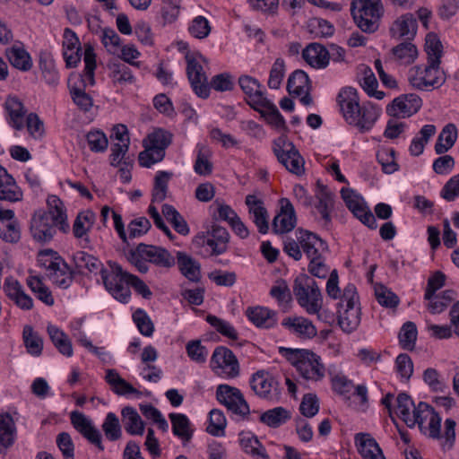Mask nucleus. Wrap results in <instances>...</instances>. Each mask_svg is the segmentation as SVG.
<instances>
[{"instance_id":"f257e3e1","label":"nucleus","mask_w":459,"mask_h":459,"mask_svg":"<svg viewBox=\"0 0 459 459\" xmlns=\"http://www.w3.org/2000/svg\"><path fill=\"white\" fill-rule=\"evenodd\" d=\"M337 102L345 121L357 126L360 132L369 131L377 120L381 109L371 102L359 105L356 89L345 87L337 96Z\"/></svg>"},{"instance_id":"f03ea898","label":"nucleus","mask_w":459,"mask_h":459,"mask_svg":"<svg viewBox=\"0 0 459 459\" xmlns=\"http://www.w3.org/2000/svg\"><path fill=\"white\" fill-rule=\"evenodd\" d=\"M413 427L418 424L420 431L431 439H441L444 437L442 448L449 450L453 447L455 440L456 423L453 419L445 420L444 436L441 434L442 419L435 409L429 404L420 402L412 410Z\"/></svg>"},{"instance_id":"7ed1b4c3","label":"nucleus","mask_w":459,"mask_h":459,"mask_svg":"<svg viewBox=\"0 0 459 459\" xmlns=\"http://www.w3.org/2000/svg\"><path fill=\"white\" fill-rule=\"evenodd\" d=\"M83 74H71L68 78V88L74 103L82 111H89L93 106L91 96L85 92L87 86L95 84L94 72L96 69V54L91 44L84 45Z\"/></svg>"},{"instance_id":"20e7f679","label":"nucleus","mask_w":459,"mask_h":459,"mask_svg":"<svg viewBox=\"0 0 459 459\" xmlns=\"http://www.w3.org/2000/svg\"><path fill=\"white\" fill-rule=\"evenodd\" d=\"M292 290L297 303L307 314L316 315L322 320L323 295L317 282L307 274L298 275L293 281Z\"/></svg>"},{"instance_id":"39448f33","label":"nucleus","mask_w":459,"mask_h":459,"mask_svg":"<svg viewBox=\"0 0 459 459\" xmlns=\"http://www.w3.org/2000/svg\"><path fill=\"white\" fill-rule=\"evenodd\" d=\"M57 229V196L49 195L47 199V209L36 211L31 219L30 230L33 238L39 242H48L53 239Z\"/></svg>"},{"instance_id":"423d86ee","label":"nucleus","mask_w":459,"mask_h":459,"mask_svg":"<svg viewBox=\"0 0 459 459\" xmlns=\"http://www.w3.org/2000/svg\"><path fill=\"white\" fill-rule=\"evenodd\" d=\"M127 258L143 273L149 270L148 262L165 268H170L175 264L174 257L167 249L143 243L130 250Z\"/></svg>"},{"instance_id":"0eeeda50","label":"nucleus","mask_w":459,"mask_h":459,"mask_svg":"<svg viewBox=\"0 0 459 459\" xmlns=\"http://www.w3.org/2000/svg\"><path fill=\"white\" fill-rule=\"evenodd\" d=\"M384 9L381 0H352L351 13L357 26L364 32H375Z\"/></svg>"},{"instance_id":"6e6552de","label":"nucleus","mask_w":459,"mask_h":459,"mask_svg":"<svg viewBox=\"0 0 459 459\" xmlns=\"http://www.w3.org/2000/svg\"><path fill=\"white\" fill-rule=\"evenodd\" d=\"M360 323V307L356 287L348 284L343 290L338 310V324L345 333H351Z\"/></svg>"},{"instance_id":"1a4fd4ad","label":"nucleus","mask_w":459,"mask_h":459,"mask_svg":"<svg viewBox=\"0 0 459 459\" xmlns=\"http://www.w3.org/2000/svg\"><path fill=\"white\" fill-rule=\"evenodd\" d=\"M408 81L412 88L429 91L441 87L446 82V75L440 69V65L428 62L424 67H411L408 73Z\"/></svg>"},{"instance_id":"9d476101","label":"nucleus","mask_w":459,"mask_h":459,"mask_svg":"<svg viewBox=\"0 0 459 459\" xmlns=\"http://www.w3.org/2000/svg\"><path fill=\"white\" fill-rule=\"evenodd\" d=\"M273 152L280 163L290 172L301 176L305 172L304 159L291 142L279 137L273 142Z\"/></svg>"},{"instance_id":"9b49d317","label":"nucleus","mask_w":459,"mask_h":459,"mask_svg":"<svg viewBox=\"0 0 459 459\" xmlns=\"http://www.w3.org/2000/svg\"><path fill=\"white\" fill-rule=\"evenodd\" d=\"M111 271L108 273L106 269H101V278L108 291L117 300L126 303L131 296L129 285L126 283L124 274L128 273L124 271L121 265L117 263L109 264Z\"/></svg>"},{"instance_id":"f8f14e48","label":"nucleus","mask_w":459,"mask_h":459,"mask_svg":"<svg viewBox=\"0 0 459 459\" xmlns=\"http://www.w3.org/2000/svg\"><path fill=\"white\" fill-rule=\"evenodd\" d=\"M211 368L215 374L227 378H235L240 373L239 363L231 350L225 346L215 348L211 358Z\"/></svg>"},{"instance_id":"ddd939ff","label":"nucleus","mask_w":459,"mask_h":459,"mask_svg":"<svg viewBox=\"0 0 459 459\" xmlns=\"http://www.w3.org/2000/svg\"><path fill=\"white\" fill-rule=\"evenodd\" d=\"M216 398L220 403L234 414L246 416L249 413V406L237 387L219 385L216 389Z\"/></svg>"},{"instance_id":"4468645a","label":"nucleus","mask_w":459,"mask_h":459,"mask_svg":"<svg viewBox=\"0 0 459 459\" xmlns=\"http://www.w3.org/2000/svg\"><path fill=\"white\" fill-rule=\"evenodd\" d=\"M250 385L255 394L263 399L269 401L279 399V383L268 371L258 370L253 374Z\"/></svg>"},{"instance_id":"2eb2a0df","label":"nucleus","mask_w":459,"mask_h":459,"mask_svg":"<svg viewBox=\"0 0 459 459\" xmlns=\"http://www.w3.org/2000/svg\"><path fill=\"white\" fill-rule=\"evenodd\" d=\"M70 420L74 429L86 440L96 446L100 451L104 450L101 433L90 418L79 411H73L70 412Z\"/></svg>"},{"instance_id":"dca6fc26","label":"nucleus","mask_w":459,"mask_h":459,"mask_svg":"<svg viewBox=\"0 0 459 459\" xmlns=\"http://www.w3.org/2000/svg\"><path fill=\"white\" fill-rule=\"evenodd\" d=\"M421 106L422 100L417 94H403L391 102L386 111L390 116L404 118L417 113Z\"/></svg>"},{"instance_id":"f3484780","label":"nucleus","mask_w":459,"mask_h":459,"mask_svg":"<svg viewBox=\"0 0 459 459\" xmlns=\"http://www.w3.org/2000/svg\"><path fill=\"white\" fill-rule=\"evenodd\" d=\"M287 91L294 97L300 96V102L305 106L313 103L310 95L311 84L308 75L302 70H296L290 74L287 82Z\"/></svg>"},{"instance_id":"a211bd4d","label":"nucleus","mask_w":459,"mask_h":459,"mask_svg":"<svg viewBox=\"0 0 459 459\" xmlns=\"http://www.w3.org/2000/svg\"><path fill=\"white\" fill-rule=\"evenodd\" d=\"M186 59L187 64L186 74L194 91L201 98H207L210 93V87L203 66L195 58L188 55Z\"/></svg>"},{"instance_id":"6ab92c4d","label":"nucleus","mask_w":459,"mask_h":459,"mask_svg":"<svg viewBox=\"0 0 459 459\" xmlns=\"http://www.w3.org/2000/svg\"><path fill=\"white\" fill-rule=\"evenodd\" d=\"M208 235V238L204 235L197 236L196 241L199 244L209 246L212 248V255H219L226 252L230 241V234L225 228L219 225H212Z\"/></svg>"},{"instance_id":"aec40b11","label":"nucleus","mask_w":459,"mask_h":459,"mask_svg":"<svg viewBox=\"0 0 459 459\" xmlns=\"http://www.w3.org/2000/svg\"><path fill=\"white\" fill-rule=\"evenodd\" d=\"M82 49L76 33L66 28L63 34V56L66 67H75L81 61Z\"/></svg>"},{"instance_id":"412c9836","label":"nucleus","mask_w":459,"mask_h":459,"mask_svg":"<svg viewBox=\"0 0 459 459\" xmlns=\"http://www.w3.org/2000/svg\"><path fill=\"white\" fill-rule=\"evenodd\" d=\"M238 84L248 99L247 103L255 110H260L261 106L267 103V99L261 90L262 85L255 78L249 75H241L238 78Z\"/></svg>"},{"instance_id":"4be33fe9","label":"nucleus","mask_w":459,"mask_h":459,"mask_svg":"<svg viewBox=\"0 0 459 459\" xmlns=\"http://www.w3.org/2000/svg\"><path fill=\"white\" fill-rule=\"evenodd\" d=\"M305 354V358L299 362L298 372L304 379L320 381L325 375V368L320 356L311 351Z\"/></svg>"},{"instance_id":"5701e85b","label":"nucleus","mask_w":459,"mask_h":459,"mask_svg":"<svg viewBox=\"0 0 459 459\" xmlns=\"http://www.w3.org/2000/svg\"><path fill=\"white\" fill-rule=\"evenodd\" d=\"M296 235L303 252L309 259L322 255L323 252L328 249L326 242L311 231L299 229Z\"/></svg>"},{"instance_id":"b1692460","label":"nucleus","mask_w":459,"mask_h":459,"mask_svg":"<svg viewBox=\"0 0 459 459\" xmlns=\"http://www.w3.org/2000/svg\"><path fill=\"white\" fill-rule=\"evenodd\" d=\"M0 238L9 243H16L21 238L20 225L13 210L0 207Z\"/></svg>"},{"instance_id":"393cba45","label":"nucleus","mask_w":459,"mask_h":459,"mask_svg":"<svg viewBox=\"0 0 459 459\" xmlns=\"http://www.w3.org/2000/svg\"><path fill=\"white\" fill-rule=\"evenodd\" d=\"M281 212L273 218V230L282 234L292 230L296 225V216L293 205L287 198L281 199Z\"/></svg>"},{"instance_id":"a878e982","label":"nucleus","mask_w":459,"mask_h":459,"mask_svg":"<svg viewBox=\"0 0 459 459\" xmlns=\"http://www.w3.org/2000/svg\"><path fill=\"white\" fill-rule=\"evenodd\" d=\"M417 20L412 13H404L398 17L390 28V34L396 39L411 40L417 33Z\"/></svg>"},{"instance_id":"bb28decb","label":"nucleus","mask_w":459,"mask_h":459,"mask_svg":"<svg viewBox=\"0 0 459 459\" xmlns=\"http://www.w3.org/2000/svg\"><path fill=\"white\" fill-rule=\"evenodd\" d=\"M316 187L317 190L315 196L317 203L315 206L317 212L321 214L324 224L328 226L332 221L331 212L334 206L333 194L326 186L323 185L319 181L316 183Z\"/></svg>"},{"instance_id":"cd10ccee","label":"nucleus","mask_w":459,"mask_h":459,"mask_svg":"<svg viewBox=\"0 0 459 459\" xmlns=\"http://www.w3.org/2000/svg\"><path fill=\"white\" fill-rule=\"evenodd\" d=\"M4 291L21 309L30 310L33 307L32 299L24 292L17 280L12 277L6 278L4 284Z\"/></svg>"},{"instance_id":"c85d7f7f","label":"nucleus","mask_w":459,"mask_h":459,"mask_svg":"<svg viewBox=\"0 0 459 459\" xmlns=\"http://www.w3.org/2000/svg\"><path fill=\"white\" fill-rule=\"evenodd\" d=\"M355 443L363 459H385L377 442L368 433H357Z\"/></svg>"},{"instance_id":"c756f323","label":"nucleus","mask_w":459,"mask_h":459,"mask_svg":"<svg viewBox=\"0 0 459 459\" xmlns=\"http://www.w3.org/2000/svg\"><path fill=\"white\" fill-rule=\"evenodd\" d=\"M282 325L302 339H312L317 334L312 321L303 316L286 317Z\"/></svg>"},{"instance_id":"7c9ffc66","label":"nucleus","mask_w":459,"mask_h":459,"mask_svg":"<svg viewBox=\"0 0 459 459\" xmlns=\"http://www.w3.org/2000/svg\"><path fill=\"white\" fill-rule=\"evenodd\" d=\"M22 199V191L14 178L0 165V200L14 203Z\"/></svg>"},{"instance_id":"2f4dec72","label":"nucleus","mask_w":459,"mask_h":459,"mask_svg":"<svg viewBox=\"0 0 459 459\" xmlns=\"http://www.w3.org/2000/svg\"><path fill=\"white\" fill-rule=\"evenodd\" d=\"M246 316L256 327L272 328L277 324V313L264 307H249Z\"/></svg>"},{"instance_id":"473e14b6","label":"nucleus","mask_w":459,"mask_h":459,"mask_svg":"<svg viewBox=\"0 0 459 459\" xmlns=\"http://www.w3.org/2000/svg\"><path fill=\"white\" fill-rule=\"evenodd\" d=\"M304 60L315 68H325L330 58V52L319 43L309 44L302 52Z\"/></svg>"},{"instance_id":"72a5a7b5","label":"nucleus","mask_w":459,"mask_h":459,"mask_svg":"<svg viewBox=\"0 0 459 459\" xmlns=\"http://www.w3.org/2000/svg\"><path fill=\"white\" fill-rule=\"evenodd\" d=\"M4 108L8 114V123L16 130H22L24 127L26 114L22 102L16 97H8Z\"/></svg>"},{"instance_id":"f704fd0d","label":"nucleus","mask_w":459,"mask_h":459,"mask_svg":"<svg viewBox=\"0 0 459 459\" xmlns=\"http://www.w3.org/2000/svg\"><path fill=\"white\" fill-rule=\"evenodd\" d=\"M16 437V427L12 416L0 414V453H4L12 446Z\"/></svg>"},{"instance_id":"c9c22d12","label":"nucleus","mask_w":459,"mask_h":459,"mask_svg":"<svg viewBox=\"0 0 459 459\" xmlns=\"http://www.w3.org/2000/svg\"><path fill=\"white\" fill-rule=\"evenodd\" d=\"M5 56L10 64L20 71L27 72L32 67L31 57L22 45H13L6 48Z\"/></svg>"},{"instance_id":"e433bc0d","label":"nucleus","mask_w":459,"mask_h":459,"mask_svg":"<svg viewBox=\"0 0 459 459\" xmlns=\"http://www.w3.org/2000/svg\"><path fill=\"white\" fill-rule=\"evenodd\" d=\"M121 414L125 429L128 434L133 436L143 434L144 423L134 408L126 406L123 408Z\"/></svg>"},{"instance_id":"4c0bfd02","label":"nucleus","mask_w":459,"mask_h":459,"mask_svg":"<svg viewBox=\"0 0 459 459\" xmlns=\"http://www.w3.org/2000/svg\"><path fill=\"white\" fill-rule=\"evenodd\" d=\"M239 444L247 454H250L255 459H270L265 448L254 435L241 433L239 435Z\"/></svg>"},{"instance_id":"58836bf2","label":"nucleus","mask_w":459,"mask_h":459,"mask_svg":"<svg viewBox=\"0 0 459 459\" xmlns=\"http://www.w3.org/2000/svg\"><path fill=\"white\" fill-rule=\"evenodd\" d=\"M177 258L182 274L192 281H198L201 277L199 263L183 252H178Z\"/></svg>"},{"instance_id":"ea45409f","label":"nucleus","mask_w":459,"mask_h":459,"mask_svg":"<svg viewBox=\"0 0 459 459\" xmlns=\"http://www.w3.org/2000/svg\"><path fill=\"white\" fill-rule=\"evenodd\" d=\"M95 213L91 210L80 212L73 225V234L76 238H82L91 229L95 221Z\"/></svg>"},{"instance_id":"a19ab883","label":"nucleus","mask_w":459,"mask_h":459,"mask_svg":"<svg viewBox=\"0 0 459 459\" xmlns=\"http://www.w3.org/2000/svg\"><path fill=\"white\" fill-rule=\"evenodd\" d=\"M173 177L172 172L158 171L154 178V186L152 193V203H161L167 197L169 182Z\"/></svg>"},{"instance_id":"79ce46f5","label":"nucleus","mask_w":459,"mask_h":459,"mask_svg":"<svg viewBox=\"0 0 459 459\" xmlns=\"http://www.w3.org/2000/svg\"><path fill=\"white\" fill-rule=\"evenodd\" d=\"M169 419L172 423L173 434L183 441L188 442L193 436V431L190 429V421L185 414L170 413Z\"/></svg>"},{"instance_id":"37998d69","label":"nucleus","mask_w":459,"mask_h":459,"mask_svg":"<svg viewBox=\"0 0 459 459\" xmlns=\"http://www.w3.org/2000/svg\"><path fill=\"white\" fill-rule=\"evenodd\" d=\"M457 139V130L455 125H446L437 140L435 152L437 154H443L451 149Z\"/></svg>"},{"instance_id":"c03bdc74","label":"nucleus","mask_w":459,"mask_h":459,"mask_svg":"<svg viewBox=\"0 0 459 459\" xmlns=\"http://www.w3.org/2000/svg\"><path fill=\"white\" fill-rule=\"evenodd\" d=\"M262 117L267 121L269 125L273 126L279 131H286L287 126L283 117L279 112L275 105L267 100L264 106H261L260 110H257Z\"/></svg>"},{"instance_id":"a18cd8bd","label":"nucleus","mask_w":459,"mask_h":459,"mask_svg":"<svg viewBox=\"0 0 459 459\" xmlns=\"http://www.w3.org/2000/svg\"><path fill=\"white\" fill-rule=\"evenodd\" d=\"M392 54L401 64L410 65L417 58L418 49L411 40H405L394 47L392 48Z\"/></svg>"},{"instance_id":"49530a36","label":"nucleus","mask_w":459,"mask_h":459,"mask_svg":"<svg viewBox=\"0 0 459 459\" xmlns=\"http://www.w3.org/2000/svg\"><path fill=\"white\" fill-rule=\"evenodd\" d=\"M212 152L204 145H198L196 160L194 170L200 176H209L212 172V162L211 161Z\"/></svg>"},{"instance_id":"de8ad7c7","label":"nucleus","mask_w":459,"mask_h":459,"mask_svg":"<svg viewBox=\"0 0 459 459\" xmlns=\"http://www.w3.org/2000/svg\"><path fill=\"white\" fill-rule=\"evenodd\" d=\"M396 413L399 418L407 425L409 428H413V420H412V413H411V410H414L413 401L411 398L405 393H401L398 394L396 398Z\"/></svg>"},{"instance_id":"09e8293b","label":"nucleus","mask_w":459,"mask_h":459,"mask_svg":"<svg viewBox=\"0 0 459 459\" xmlns=\"http://www.w3.org/2000/svg\"><path fill=\"white\" fill-rule=\"evenodd\" d=\"M425 51L428 55V62L441 64L443 56V45L436 33L430 32L426 36Z\"/></svg>"},{"instance_id":"8fccbe9b","label":"nucleus","mask_w":459,"mask_h":459,"mask_svg":"<svg viewBox=\"0 0 459 459\" xmlns=\"http://www.w3.org/2000/svg\"><path fill=\"white\" fill-rule=\"evenodd\" d=\"M148 143H145L155 152L161 151L163 157L165 156L166 148L171 143L172 134L163 129H157L148 135Z\"/></svg>"},{"instance_id":"3c124183","label":"nucleus","mask_w":459,"mask_h":459,"mask_svg":"<svg viewBox=\"0 0 459 459\" xmlns=\"http://www.w3.org/2000/svg\"><path fill=\"white\" fill-rule=\"evenodd\" d=\"M290 418V411L283 407L268 410L260 416V420L272 428H277Z\"/></svg>"},{"instance_id":"603ef678","label":"nucleus","mask_w":459,"mask_h":459,"mask_svg":"<svg viewBox=\"0 0 459 459\" xmlns=\"http://www.w3.org/2000/svg\"><path fill=\"white\" fill-rule=\"evenodd\" d=\"M22 337L27 351L33 356H39L42 351L43 342L31 326H24Z\"/></svg>"},{"instance_id":"864d4df0","label":"nucleus","mask_w":459,"mask_h":459,"mask_svg":"<svg viewBox=\"0 0 459 459\" xmlns=\"http://www.w3.org/2000/svg\"><path fill=\"white\" fill-rule=\"evenodd\" d=\"M106 437L109 441H117L122 436L119 420L114 412H108L101 425Z\"/></svg>"},{"instance_id":"5fc2aeb1","label":"nucleus","mask_w":459,"mask_h":459,"mask_svg":"<svg viewBox=\"0 0 459 459\" xmlns=\"http://www.w3.org/2000/svg\"><path fill=\"white\" fill-rule=\"evenodd\" d=\"M360 85L363 90L369 95L382 100L385 97V93L381 91H377L378 85L377 78L369 67H364L362 72V77L360 79Z\"/></svg>"},{"instance_id":"6e6d98bb","label":"nucleus","mask_w":459,"mask_h":459,"mask_svg":"<svg viewBox=\"0 0 459 459\" xmlns=\"http://www.w3.org/2000/svg\"><path fill=\"white\" fill-rule=\"evenodd\" d=\"M417 340V327L413 322H406L401 328L399 333V341L402 347L405 350L411 351L415 347Z\"/></svg>"},{"instance_id":"4d7b16f0","label":"nucleus","mask_w":459,"mask_h":459,"mask_svg":"<svg viewBox=\"0 0 459 459\" xmlns=\"http://www.w3.org/2000/svg\"><path fill=\"white\" fill-rule=\"evenodd\" d=\"M101 43L107 51L113 55H118L121 48V39L118 34L111 28H104L101 30Z\"/></svg>"},{"instance_id":"13d9d810","label":"nucleus","mask_w":459,"mask_h":459,"mask_svg":"<svg viewBox=\"0 0 459 459\" xmlns=\"http://www.w3.org/2000/svg\"><path fill=\"white\" fill-rule=\"evenodd\" d=\"M226 427V418L223 412L218 409L210 411L209 426L206 430L214 437L223 435Z\"/></svg>"},{"instance_id":"bf43d9fd","label":"nucleus","mask_w":459,"mask_h":459,"mask_svg":"<svg viewBox=\"0 0 459 459\" xmlns=\"http://www.w3.org/2000/svg\"><path fill=\"white\" fill-rule=\"evenodd\" d=\"M206 321L221 335L231 340L238 339L236 329L229 322L212 315L207 316Z\"/></svg>"},{"instance_id":"052dcab7","label":"nucleus","mask_w":459,"mask_h":459,"mask_svg":"<svg viewBox=\"0 0 459 459\" xmlns=\"http://www.w3.org/2000/svg\"><path fill=\"white\" fill-rule=\"evenodd\" d=\"M133 320L143 335L147 337L152 335L154 332V325L144 310L138 308L134 311L133 314Z\"/></svg>"},{"instance_id":"680f3d73","label":"nucleus","mask_w":459,"mask_h":459,"mask_svg":"<svg viewBox=\"0 0 459 459\" xmlns=\"http://www.w3.org/2000/svg\"><path fill=\"white\" fill-rule=\"evenodd\" d=\"M86 140L91 151L94 152H103L108 145L106 134L100 130H92L87 133Z\"/></svg>"},{"instance_id":"e2e57ef3","label":"nucleus","mask_w":459,"mask_h":459,"mask_svg":"<svg viewBox=\"0 0 459 459\" xmlns=\"http://www.w3.org/2000/svg\"><path fill=\"white\" fill-rule=\"evenodd\" d=\"M285 75V63L281 58H277L269 74V79L267 82L268 87L270 89L277 90L280 88L281 82Z\"/></svg>"},{"instance_id":"0e129e2a","label":"nucleus","mask_w":459,"mask_h":459,"mask_svg":"<svg viewBox=\"0 0 459 459\" xmlns=\"http://www.w3.org/2000/svg\"><path fill=\"white\" fill-rule=\"evenodd\" d=\"M52 249L41 250L38 255V263L48 272V275H53L57 271V256Z\"/></svg>"},{"instance_id":"69168bd1","label":"nucleus","mask_w":459,"mask_h":459,"mask_svg":"<svg viewBox=\"0 0 459 459\" xmlns=\"http://www.w3.org/2000/svg\"><path fill=\"white\" fill-rule=\"evenodd\" d=\"M179 8L178 3L172 0H163L160 10L162 24L174 22L179 14Z\"/></svg>"},{"instance_id":"338daca9","label":"nucleus","mask_w":459,"mask_h":459,"mask_svg":"<svg viewBox=\"0 0 459 459\" xmlns=\"http://www.w3.org/2000/svg\"><path fill=\"white\" fill-rule=\"evenodd\" d=\"M188 30L195 38L204 39L210 34L211 26L205 17L199 15L192 21Z\"/></svg>"},{"instance_id":"774afa93","label":"nucleus","mask_w":459,"mask_h":459,"mask_svg":"<svg viewBox=\"0 0 459 459\" xmlns=\"http://www.w3.org/2000/svg\"><path fill=\"white\" fill-rule=\"evenodd\" d=\"M375 294L378 303L386 307H395L399 303L398 297L383 285L375 287Z\"/></svg>"}]
</instances>
